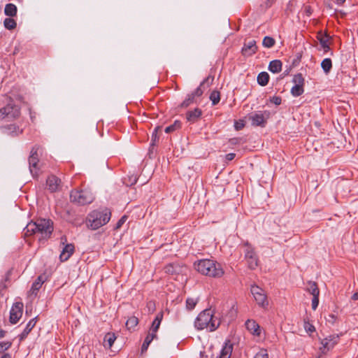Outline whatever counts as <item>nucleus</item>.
Wrapping results in <instances>:
<instances>
[{"instance_id": "f257e3e1", "label": "nucleus", "mask_w": 358, "mask_h": 358, "mask_svg": "<svg viewBox=\"0 0 358 358\" xmlns=\"http://www.w3.org/2000/svg\"><path fill=\"white\" fill-rule=\"evenodd\" d=\"M53 230L51 220L41 218L28 223L24 231L26 236L34 235L39 241H42L50 238Z\"/></svg>"}, {"instance_id": "f03ea898", "label": "nucleus", "mask_w": 358, "mask_h": 358, "mask_svg": "<svg viewBox=\"0 0 358 358\" xmlns=\"http://www.w3.org/2000/svg\"><path fill=\"white\" fill-rule=\"evenodd\" d=\"M220 324L219 314H216L212 309H206L201 312L195 321V327L198 329H206L210 331L215 330Z\"/></svg>"}, {"instance_id": "7ed1b4c3", "label": "nucleus", "mask_w": 358, "mask_h": 358, "mask_svg": "<svg viewBox=\"0 0 358 358\" xmlns=\"http://www.w3.org/2000/svg\"><path fill=\"white\" fill-rule=\"evenodd\" d=\"M196 270L202 275L213 278H220L224 274L222 266L210 259H202L195 263Z\"/></svg>"}, {"instance_id": "20e7f679", "label": "nucleus", "mask_w": 358, "mask_h": 358, "mask_svg": "<svg viewBox=\"0 0 358 358\" xmlns=\"http://www.w3.org/2000/svg\"><path fill=\"white\" fill-rule=\"evenodd\" d=\"M110 212L108 210L93 211L87 217V225L92 230L97 229L109 222Z\"/></svg>"}, {"instance_id": "39448f33", "label": "nucleus", "mask_w": 358, "mask_h": 358, "mask_svg": "<svg viewBox=\"0 0 358 358\" xmlns=\"http://www.w3.org/2000/svg\"><path fill=\"white\" fill-rule=\"evenodd\" d=\"M94 199L91 191L85 189L82 191L73 190L71 194V200L81 205L90 203Z\"/></svg>"}, {"instance_id": "423d86ee", "label": "nucleus", "mask_w": 358, "mask_h": 358, "mask_svg": "<svg viewBox=\"0 0 358 358\" xmlns=\"http://www.w3.org/2000/svg\"><path fill=\"white\" fill-rule=\"evenodd\" d=\"M20 115V108L13 101L0 108V117L15 119Z\"/></svg>"}, {"instance_id": "0eeeda50", "label": "nucleus", "mask_w": 358, "mask_h": 358, "mask_svg": "<svg viewBox=\"0 0 358 358\" xmlns=\"http://www.w3.org/2000/svg\"><path fill=\"white\" fill-rule=\"evenodd\" d=\"M292 82L294 85L291 89V94L294 96H299L301 95L303 92V86L305 83V80L301 73H297L294 76L292 79Z\"/></svg>"}, {"instance_id": "6e6552de", "label": "nucleus", "mask_w": 358, "mask_h": 358, "mask_svg": "<svg viewBox=\"0 0 358 358\" xmlns=\"http://www.w3.org/2000/svg\"><path fill=\"white\" fill-rule=\"evenodd\" d=\"M339 340L338 335H330L327 338L322 339L320 342L321 347L320 348V351L322 354H326L328 351L333 349L334 347L338 343Z\"/></svg>"}, {"instance_id": "1a4fd4ad", "label": "nucleus", "mask_w": 358, "mask_h": 358, "mask_svg": "<svg viewBox=\"0 0 358 358\" xmlns=\"http://www.w3.org/2000/svg\"><path fill=\"white\" fill-rule=\"evenodd\" d=\"M251 293L259 306L266 308L268 302L264 291L259 287L254 285L251 287Z\"/></svg>"}, {"instance_id": "9d476101", "label": "nucleus", "mask_w": 358, "mask_h": 358, "mask_svg": "<svg viewBox=\"0 0 358 358\" xmlns=\"http://www.w3.org/2000/svg\"><path fill=\"white\" fill-rule=\"evenodd\" d=\"M245 257L250 268L255 269L258 266V259L253 248L246 245Z\"/></svg>"}, {"instance_id": "9b49d317", "label": "nucleus", "mask_w": 358, "mask_h": 358, "mask_svg": "<svg viewBox=\"0 0 358 358\" xmlns=\"http://www.w3.org/2000/svg\"><path fill=\"white\" fill-rule=\"evenodd\" d=\"M23 303L21 302H16L12 307L10 314V321L13 324L18 322L22 315Z\"/></svg>"}, {"instance_id": "f8f14e48", "label": "nucleus", "mask_w": 358, "mask_h": 358, "mask_svg": "<svg viewBox=\"0 0 358 358\" xmlns=\"http://www.w3.org/2000/svg\"><path fill=\"white\" fill-rule=\"evenodd\" d=\"M246 329L255 337L261 338L262 329L260 326L253 320H248L245 322Z\"/></svg>"}, {"instance_id": "ddd939ff", "label": "nucleus", "mask_w": 358, "mask_h": 358, "mask_svg": "<svg viewBox=\"0 0 358 358\" xmlns=\"http://www.w3.org/2000/svg\"><path fill=\"white\" fill-rule=\"evenodd\" d=\"M257 50V46L256 45L255 40H250L248 42H245L244 45L242 48V54L244 56L250 57L254 55Z\"/></svg>"}, {"instance_id": "4468645a", "label": "nucleus", "mask_w": 358, "mask_h": 358, "mask_svg": "<svg viewBox=\"0 0 358 358\" xmlns=\"http://www.w3.org/2000/svg\"><path fill=\"white\" fill-rule=\"evenodd\" d=\"M43 166V163L40 158H29V169L33 176H38Z\"/></svg>"}, {"instance_id": "2eb2a0df", "label": "nucleus", "mask_w": 358, "mask_h": 358, "mask_svg": "<svg viewBox=\"0 0 358 358\" xmlns=\"http://www.w3.org/2000/svg\"><path fill=\"white\" fill-rule=\"evenodd\" d=\"M232 351L233 345L229 341H227L222 346L220 355L217 358H230Z\"/></svg>"}, {"instance_id": "dca6fc26", "label": "nucleus", "mask_w": 358, "mask_h": 358, "mask_svg": "<svg viewBox=\"0 0 358 358\" xmlns=\"http://www.w3.org/2000/svg\"><path fill=\"white\" fill-rule=\"evenodd\" d=\"M249 120L251 121V124L253 126L264 127L266 122L264 115L262 113L252 114L249 117Z\"/></svg>"}, {"instance_id": "f3484780", "label": "nucleus", "mask_w": 358, "mask_h": 358, "mask_svg": "<svg viewBox=\"0 0 358 358\" xmlns=\"http://www.w3.org/2000/svg\"><path fill=\"white\" fill-rule=\"evenodd\" d=\"M74 252V245L72 244H67L64 248L61 255L60 259L62 262L67 261Z\"/></svg>"}, {"instance_id": "a211bd4d", "label": "nucleus", "mask_w": 358, "mask_h": 358, "mask_svg": "<svg viewBox=\"0 0 358 358\" xmlns=\"http://www.w3.org/2000/svg\"><path fill=\"white\" fill-rule=\"evenodd\" d=\"M60 185V180L55 176H51L47 180V186L51 192L57 191Z\"/></svg>"}, {"instance_id": "6ab92c4d", "label": "nucleus", "mask_w": 358, "mask_h": 358, "mask_svg": "<svg viewBox=\"0 0 358 358\" xmlns=\"http://www.w3.org/2000/svg\"><path fill=\"white\" fill-rule=\"evenodd\" d=\"M164 271L170 275H179L183 271V268L178 264H170L164 267Z\"/></svg>"}, {"instance_id": "aec40b11", "label": "nucleus", "mask_w": 358, "mask_h": 358, "mask_svg": "<svg viewBox=\"0 0 358 358\" xmlns=\"http://www.w3.org/2000/svg\"><path fill=\"white\" fill-rule=\"evenodd\" d=\"M202 114V111L199 108H195L194 110H189L186 113L187 120L190 122H196L198 121Z\"/></svg>"}, {"instance_id": "412c9836", "label": "nucleus", "mask_w": 358, "mask_h": 358, "mask_svg": "<svg viewBox=\"0 0 358 358\" xmlns=\"http://www.w3.org/2000/svg\"><path fill=\"white\" fill-rule=\"evenodd\" d=\"M3 131L6 134L14 136L21 134L22 131L15 124H9L3 127Z\"/></svg>"}, {"instance_id": "4be33fe9", "label": "nucleus", "mask_w": 358, "mask_h": 358, "mask_svg": "<svg viewBox=\"0 0 358 358\" xmlns=\"http://www.w3.org/2000/svg\"><path fill=\"white\" fill-rule=\"evenodd\" d=\"M317 39L319 40L324 52H327L330 50L328 44L329 36L327 34H323L320 31L317 34Z\"/></svg>"}, {"instance_id": "5701e85b", "label": "nucleus", "mask_w": 358, "mask_h": 358, "mask_svg": "<svg viewBox=\"0 0 358 358\" xmlns=\"http://www.w3.org/2000/svg\"><path fill=\"white\" fill-rule=\"evenodd\" d=\"M156 334H157V332L152 331L150 329L149 330L148 334V335L143 343L142 348H141L142 352L147 350L150 343L157 337Z\"/></svg>"}, {"instance_id": "b1692460", "label": "nucleus", "mask_w": 358, "mask_h": 358, "mask_svg": "<svg viewBox=\"0 0 358 358\" xmlns=\"http://www.w3.org/2000/svg\"><path fill=\"white\" fill-rule=\"evenodd\" d=\"M282 64L280 60H273L268 65V70L274 73H279L282 70Z\"/></svg>"}, {"instance_id": "393cba45", "label": "nucleus", "mask_w": 358, "mask_h": 358, "mask_svg": "<svg viewBox=\"0 0 358 358\" xmlns=\"http://www.w3.org/2000/svg\"><path fill=\"white\" fill-rule=\"evenodd\" d=\"M17 6L13 3H7L4 8V13L9 17H14L17 15Z\"/></svg>"}, {"instance_id": "a878e982", "label": "nucleus", "mask_w": 358, "mask_h": 358, "mask_svg": "<svg viewBox=\"0 0 358 358\" xmlns=\"http://www.w3.org/2000/svg\"><path fill=\"white\" fill-rule=\"evenodd\" d=\"M162 319H163V313L162 312H159L157 315L155 320L152 322V324L150 329L151 331H152L157 332Z\"/></svg>"}, {"instance_id": "bb28decb", "label": "nucleus", "mask_w": 358, "mask_h": 358, "mask_svg": "<svg viewBox=\"0 0 358 358\" xmlns=\"http://www.w3.org/2000/svg\"><path fill=\"white\" fill-rule=\"evenodd\" d=\"M306 290L310 294H312L313 296H319V294H320L319 288H318L316 282H311V281L308 282L307 283Z\"/></svg>"}, {"instance_id": "cd10ccee", "label": "nucleus", "mask_w": 358, "mask_h": 358, "mask_svg": "<svg viewBox=\"0 0 358 358\" xmlns=\"http://www.w3.org/2000/svg\"><path fill=\"white\" fill-rule=\"evenodd\" d=\"M116 339V336L113 333H108L105 335L103 345L105 347L111 348Z\"/></svg>"}, {"instance_id": "c85d7f7f", "label": "nucleus", "mask_w": 358, "mask_h": 358, "mask_svg": "<svg viewBox=\"0 0 358 358\" xmlns=\"http://www.w3.org/2000/svg\"><path fill=\"white\" fill-rule=\"evenodd\" d=\"M269 80V75L266 72H262L257 76V83L261 86H266Z\"/></svg>"}, {"instance_id": "c756f323", "label": "nucleus", "mask_w": 358, "mask_h": 358, "mask_svg": "<svg viewBox=\"0 0 358 358\" xmlns=\"http://www.w3.org/2000/svg\"><path fill=\"white\" fill-rule=\"evenodd\" d=\"M45 150L40 145H34L30 151L29 157H38L45 155Z\"/></svg>"}, {"instance_id": "7c9ffc66", "label": "nucleus", "mask_w": 358, "mask_h": 358, "mask_svg": "<svg viewBox=\"0 0 358 358\" xmlns=\"http://www.w3.org/2000/svg\"><path fill=\"white\" fill-rule=\"evenodd\" d=\"M43 281L41 277H38V279L33 283L32 287L29 291V294H36V292L41 287Z\"/></svg>"}, {"instance_id": "2f4dec72", "label": "nucleus", "mask_w": 358, "mask_h": 358, "mask_svg": "<svg viewBox=\"0 0 358 358\" xmlns=\"http://www.w3.org/2000/svg\"><path fill=\"white\" fill-rule=\"evenodd\" d=\"M3 24L7 29L12 30L16 27L17 23L15 20L10 17L4 20Z\"/></svg>"}, {"instance_id": "473e14b6", "label": "nucleus", "mask_w": 358, "mask_h": 358, "mask_svg": "<svg viewBox=\"0 0 358 358\" xmlns=\"http://www.w3.org/2000/svg\"><path fill=\"white\" fill-rule=\"evenodd\" d=\"M35 324H36V321L34 319L29 321V322L27 324L26 328L24 329V330L23 331V332L21 334V339L24 338L29 334V333L31 331V330L35 326Z\"/></svg>"}, {"instance_id": "72a5a7b5", "label": "nucleus", "mask_w": 358, "mask_h": 358, "mask_svg": "<svg viewBox=\"0 0 358 358\" xmlns=\"http://www.w3.org/2000/svg\"><path fill=\"white\" fill-rule=\"evenodd\" d=\"M321 66L325 73H329L332 67V62L331 59H324L321 63Z\"/></svg>"}, {"instance_id": "f704fd0d", "label": "nucleus", "mask_w": 358, "mask_h": 358, "mask_svg": "<svg viewBox=\"0 0 358 358\" xmlns=\"http://www.w3.org/2000/svg\"><path fill=\"white\" fill-rule=\"evenodd\" d=\"M198 302V299L196 297H189L186 300V308L187 310H191L194 308L196 303Z\"/></svg>"}, {"instance_id": "c9c22d12", "label": "nucleus", "mask_w": 358, "mask_h": 358, "mask_svg": "<svg viewBox=\"0 0 358 358\" xmlns=\"http://www.w3.org/2000/svg\"><path fill=\"white\" fill-rule=\"evenodd\" d=\"M210 99L212 101L213 106L217 104L220 100V94L218 91L214 90L210 95Z\"/></svg>"}, {"instance_id": "e433bc0d", "label": "nucleus", "mask_w": 358, "mask_h": 358, "mask_svg": "<svg viewBox=\"0 0 358 358\" xmlns=\"http://www.w3.org/2000/svg\"><path fill=\"white\" fill-rule=\"evenodd\" d=\"M138 323V320L137 317H131L127 320V321L126 322V326L128 329H132L135 327L137 326Z\"/></svg>"}, {"instance_id": "4c0bfd02", "label": "nucleus", "mask_w": 358, "mask_h": 358, "mask_svg": "<svg viewBox=\"0 0 358 358\" xmlns=\"http://www.w3.org/2000/svg\"><path fill=\"white\" fill-rule=\"evenodd\" d=\"M275 40L273 38L270 36H265L262 41V45L265 48H272L275 45Z\"/></svg>"}, {"instance_id": "58836bf2", "label": "nucleus", "mask_w": 358, "mask_h": 358, "mask_svg": "<svg viewBox=\"0 0 358 358\" xmlns=\"http://www.w3.org/2000/svg\"><path fill=\"white\" fill-rule=\"evenodd\" d=\"M181 126V123L176 120L174 122V123L173 124H171L170 126L167 127L166 129H165V132L166 133H171V132H173L176 130H177L178 129H179Z\"/></svg>"}, {"instance_id": "ea45409f", "label": "nucleus", "mask_w": 358, "mask_h": 358, "mask_svg": "<svg viewBox=\"0 0 358 358\" xmlns=\"http://www.w3.org/2000/svg\"><path fill=\"white\" fill-rule=\"evenodd\" d=\"M304 329L310 335H311L313 332L315 331V327L312 324L306 321L304 322Z\"/></svg>"}, {"instance_id": "a19ab883", "label": "nucleus", "mask_w": 358, "mask_h": 358, "mask_svg": "<svg viewBox=\"0 0 358 358\" xmlns=\"http://www.w3.org/2000/svg\"><path fill=\"white\" fill-rule=\"evenodd\" d=\"M254 358H268V355L266 350H260L255 356Z\"/></svg>"}, {"instance_id": "79ce46f5", "label": "nucleus", "mask_w": 358, "mask_h": 358, "mask_svg": "<svg viewBox=\"0 0 358 358\" xmlns=\"http://www.w3.org/2000/svg\"><path fill=\"white\" fill-rule=\"evenodd\" d=\"M11 346V343L6 342H1L0 343V353L3 352L6 350H8Z\"/></svg>"}, {"instance_id": "37998d69", "label": "nucleus", "mask_w": 358, "mask_h": 358, "mask_svg": "<svg viewBox=\"0 0 358 358\" xmlns=\"http://www.w3.org/2000/svg\"><path fill=\"white\" fill-rule=\"evenodd\" d=\"M326 321H327V322H328L331 324H334L336 323V322L337 321V317L334 314H329L326 317Z\"/></svg>"}, {"instance_id": "c03bdc74", "label": "nucleus", "mask_w": 358, "mask_h": 358, "mask_svg": "<svg viewBox=\"0 0 358 358\" xmlns=\"http://www.w3.org/2000/svg\"><path fill=\"white\" fill-rule=\"evenodd\" d=\"M194 100V94H191L182 103V107H187L191 103L193 102Z\"/></svg>"}, {"instance_id": "a18cd8bd", "label": "nucleus", "mask_w": 358, "mask_h": 358, "mask_svg": "<svg viewBox=\"0 0 358 358\" xmlns=\"http://www.w3.org/2000/svg\"><path fill=\"white\" fill-rule=\"evenodd\" d=\"M319 304V296H314L312 300V308L315 310Z\"/></svg>"}, {"instance_id": "49530a36", "label": "nucleus", "mask_w": 358, "mask_h": 358, "mask_svg": "<svg viewBox=\"0 0 358 358\" xmlns=\"http://www.w3.org/2000/svg\"><path fill=\"white\" fill-rule=\"evenodd\" d=\"M127 216L124 215L123 217H122L121 219L117 223L116 229H120L122 226V224L127 221Z\"/></svg>"}, {"instance_id": "de8ad7c7", "label": "nucleus", "mask_w": 358, "mask_h": 358, "mask_svg": "<svg viewBox=\"0 0 358 358\" xmlns=\"http://www.w3.org/2000/svg\"><path fill=\"white\" fill-rule=\"evenodd\" d=\"M147 307L150 312L153 313L155 310V303L153 301H149L147 304Z\"/></svg>"}, {"instance_id": "09e8293b", "label": "nucleus", "mask_w": 358, "mask_h": 358, "mask_svg": "<svg viewBox=\"0 0 358 358\" xmlns=\"http://www.w3.org/2000/svg\"><path fill=\"white\" fill-rule=\"evenodd\" d=\"M271 101L275 105H280L281 103L282 99L280 96H273L271 99Z\"/></svg>"}, {"instance_id": "8fccbe9b", "label": "nucleus", "mask_w": 358, "mask_h": 358, "mask_svg": "<svg viewBox=\"0 0 358 358\" xmlns=\"http://www.w3.org/2000/svg\"><path fill=\"white\" fill-rule=\"evenodd\" d=\"M202 94H203V91L201 90V89L200 87H198L192 94H194V97L195 96H199Z\"/></svg>"}, {"instance_id": "3c124183", "label": "nucleus", "mask_w": 358, "mask_h": 358, "mask_svg": "<svg viewBox=\"0 0 358 358\" xmlns=\"http://www.w3.org/2000/svg\"><path fill=\"white\" fill-rule=\"evenodd\" d=\"M137 181V179L136 177H134L132 180L129 182H126L127 185H132L134 184H135Z\"/></svg>"}, {"instance_id": "603ef678", "label": "nucleus", "mask_w": 358, "mask_h": 358, "mask_svg": "<svg viewBox=\"0 0 358 358\" xmlns=\"http://www.w3.org/2000/svg\"><path fill=\"white\" fill-rule=\"evenodd\" d=\"M352 299L354 300V301H357L358 300V292H355L352 296Z\"/></svg>"}, {"instance_id": "864d4df0", "label": "nucleus", "mask_w": 358, "mask_h": 358, "mask_svg": "<svg viewBox=\"0 0 358 358\" xmlns=\"http://www.w3.org/2000/svg\"><path fill=\"white\" fill-rule=\"evenodd\" d=\"M345 1V0H336V3L338 5L343 4Z\"/></svg>"}, {"instance_id": "5fc2aeb1", "label": "nucleus", "mask_w": 358, "mask_h": 358, "mask_svg": "<svg viewBox=\"0 0 358 358\" xmlns=\"http://www.w3.org/2000/svg\"><path fill=\"white\" fill-rule=\"evenodd\" d=\"M1 358H10V356L8 354H3Z\"/></svg>"}, {"instance_id": "6e6d98bb", "label": "nucleus", "mask_w": 358, "mask_h": 358, "mask_svg": "<svg viewBox=\"0 0 358 358\" xmlns=\"http://www.w3.org/2000/svg\"><path fill=\"white\" fill-rule=\"evenodd\" d=\"M273 0H267L266 4L268 6H271V5L273 3Z\"/></svg>"}, {"instance_id": "4d7b16f0", "label": "nucleus", "mask_w": 358, "mask_h": 358, "mask_svg": "<svg viewBox=\"0 0 358 358\" xmlns=\"http://www.w3.org/2000/svg\"><path fill=\"white\" fill-rule=\"evenodd\" d=\"M5 336V331L3 330H0V338H2Z\"/></svg>"}, {"instance_id": "13d9d810", "label": "nucleus", "mask_w": 358, "mask_h": 358, "mask_svg": "<svg viewBox=\"0 0 358 358\" xmlns=\"http://www.w3.org/2000/svg\"><path fill=\"white\" fill-rule=\"evenodd\" d=\"M324 354H322L320 351V354L317 355V357L316 358H322L323 355Z\"/></svg>"}, {"instance_id": "bf43d9fd", "label": "nucleus", "mask_w": 358, "mask_h": 358, "mask_svg": "<svg viewBox=\"0 0 358 358\" xmlns=\"http://www.w3.org/2000/svg\"><path fill=\"white\" fill-rule=\"evenodd\" d=\"M226 157H235V154L234 153H229L226 155Z\"/></svg>"}, {"instance_id": "052dcab7", "label": "nucleus", "mask_w": 358, "mask_h": 358, "mask_svg": "<svg viewBox=\"0 0 358 358\" xmlns=\"http://www.w3.org/2000/svg\"><path fill=\"white\" fill-rule=\"evenodd\" d=\"M155 136V138H156V134H152V138Z\"/></svg>"}]
</instances>
